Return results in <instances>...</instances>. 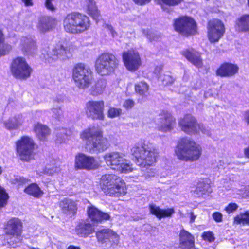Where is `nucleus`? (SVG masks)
Returning <instances> with one entry per match:
<instances>
[{"label":"nucleus","mask_w":249,"mask_h":249,"mask_svg":"<svg viewBox=\"0 0 249 249\" xmlns=\"http://www.w3.org/2000/svg\"><path fill=\"white\" fill-rule=\"evenodd\" d=\"M80 138L84 142L86 151L92 154H98L107 150L109 146L107 138L103 137L102 131L95 126L83 131Z\"/></svg>","instance_id":"f257e3e1"},{"label":"nucleus","mask_w":249,"mask_h":249,"mask_svg":"<svg viewBox=\"0 0 249 249\" xmlns=\"http://www.w3.org/2000/svg\"><path fill=\"white\" fill-rule=\"evenodd\" d=\"M201 147L195 141L187 138L181 139L175 150L178 158L186 161L197 160L202 154Z\"/></svg>","instance_id":"f03ea898"},{"label":"nucleus","mask_w":249,"mask_h":249,"mask_svg":"<svg viewBox=\"0 0 249 249\" xmlns=\"http://www.w3.org/2000/svg\"><path fill=\"white\" fill-rule=\"evenodd\" d=\"M100 185L103 192L110 196L119 197L126 193L125 182L115 175H103L100 179Z\"/></svg>","instance_id":"7ed1b4c3"},{"label":"nucleus","mask_w":249,"mask_h":249,"mask_svg":"<svg viewBox=\"0 0 249 249\" xmlns=\"http://www.w3.org/2000/svg\"><path fill=\"white\" fill-rule=\"evenodd\" d=\"M131 152L137 160V164L144 167L154 164L159 155L155 148L144 143L135 144Z\"/></svg>","instance_id":"20e7f679"},{"label":"nucleus","mask_w":249,"mask_h":249,"mask_svg":"<svg viewBox=\"0 0 249 249\" xmlns=\"http://www.w3.org/2000/svg\"><path fill=\"white\" fill-rule=\"evenodd\" d=\"M65 30L70 33L79 34L89 29L90 26L89 18L79 13L67 15L63 20Z\"/></svg>","instance_id":"39448f33"},{"label":"nucleus","mask_w":249,"mask_h":249,"mask_svg":"<svg viewBox=\"0 0 249 249\" xmlns=\"http://www.w3.org/2000/svg\"><path fill=\"white\" fill-rule=\"evenodd\" d=\"M104 159L107 165L113 170L123 173H127L132 171L131 162L127 160L122 153H107L104 156Z\"/></svg>","instance_id":"423d86ee"},{"label":"nucleus","mask_w":249,"mask_h":249,"mask_svg":"<svg viewBox=\"0 0 249 249\" xmlns=\"http://www.w3.org/2000/svg\"><path fill=\"white\" fill-rule=\"evenodd\" d=\"M118 64L119 60L114 54L104 53L97 58L95 67L98 73L107 75L115 71Z\"/></svg>","instance_id":"0eeeda50"},{"label":"nucleus","mask_w":249,"mask_h":249,"mask_svg":"<svg viewBox=\"0 0 249 249\" xmlns=\"http://www.w3.org/2000/svg\"><path fill=\"white\" fill-rule=\"evenodd\" d=\"M17 155L22 161L29 162L34 159L35 142L27 136H22L15 143Z\"/></svg>","instance_id":"6e6552de"},{"label":"nucleus","mask_w":249,"mask_h":249,"mask_svg":"<svg viewBox=\"0 0 249 249\" xmlns=\"http://www.w3.org/2000/svg\"><path fill=\"white\" fill-rule=\"evenodd\" d=\"M72 78L78 88L81 89L87 88L91 83V71L84 64H77L72 69Z\"/></svg>","instance_id":"1a4fd4ad"},{"label":"nucleus","mask_w":249,"mask_h":249,"mask_svg":"<svg viewBox=\"0 0 249 249\" xmlns=\"http://www.w3.org/2000/svg\"><path fill=\"white\" fill-rule=\"evenodd\" d=\"M178 124L181 130L189 135L197 134L200 131L204 134L209 133L204 126L198 124L196 119L191 114H187L180 118Z\"/></svg>","instance_id":"9d476101"},{"label":"nucleus","mask_w":249,"mask_h":249,"mask_svg":"<svg viewBox=\"0 0 249 249\" xmlns=\"http://www.w3.org/2000/svg\"><path fill=\"white\" fill-rule=\"evenodd\" d=\"M11 71L16 78L23 80L29 78L33 71L26 59L22 57H18L13 60Z\"/></svg>","instance_id":"9b49d317"},{"label":"nucleus","mask_w":249,"mask_h":249,"mask_svg":"<svg viewBox=\"0 0 249 249\" xmlns=\"http://www.w3.org/2000/svg\"><path fill=\"white\" fill-rule=\"evenodd\" d=\"M22 227V222L18 218H13L7 222L5 232L7 235L12 236L8 243L14 248L16 247L15 244L21 241Z\"/></svg>","instance_id":"f8f14e48"},{"label":"nucleus","mask_w":249,"mask_h":249,"mask_svg":"<svg viewBox=\"0 0 249 249\" xmlns=\"http://www.w3.org/2000/svg\"><path fill=\"white\" fill-rule=\"evenodd\" d=\"M174 27L176 31L184 36L195 35L197 32L195 21L192 18L187 16L177 19L174 22Z\"/></svg>","instance_id":"ddd939ff"},{"label":"nucleus","mask_w":249,"mask_h":249,"mask_svg":"<svg viewBox=\"0 0 249 249\" xmlns=\"http://www.w3.org/2000/svg\"><path fill=\"white\" fill-rule=\"evenodd\" d=\"M104 102L103 100L89 101L86 104L85 112L88 117L93 120H103L105 117Z\"/></svg>","instance_id":"4468645a"},{"label":"nucleus","mask_w":249,"mask_h":249,"mask_svg":"<svg viewBox=\"0 0 249 249\" xmlns=\"http://www.w3.org/2000/svg\"><path fill=\"white\" fill-rule=\"evenodd\" d=\"M207 29L208 37L211 43L218 42L225 32L224 24L221 20L217 19L209 21Z\"/></svg>","instance_id":"2eb2a0df"},{"label":"nucleus","mask_w":249,"mask_h":249,"mask_svg":"<svg viewBox=\"0 0 249 249\" xmlns=\"http://www.w3.org/2000/svg\"><path fill=\"white\" fill-rule=\"evenodd\" d=\"M98 241L107 247L117 245L120 241L119 236L110 229H103L96 233Z\"/></svg>","instance_id":"dca6fc26"},{"label":"nucleus","mask_w":249,"mask_h":249,"mask_svg":"<svg viewBox=\"0 0 249 249\" xmlns=\"http://www.w3.org/2000/svg\"><path fill=\"white\" fill-rule=\"evenodd\" d=\"M176 124V119L167 111H162L159 114L157 124L158 130L166 133L172 131Z\"/></svg>","instance_id":"f3484780"},{"label":"nucleus","mask_w":249,"mask_h":249,"mask_svg":"<svg viewBox=\"0 0 249 249\" xmlns=\"http://www.w3.org/2000/svg\"><path fill=\"white\" fill-rule=\"evenodd\" d=\"M99 163L93 156L79 153L75 156L74 167L77 169L92 170L97 169Z\"/></svg>","instance_id":"a211bd4d"},{"label":"nucleus","mask_w":249,"mask_h":249,"mask_svg":"<svg viewBox=\"0 0 249 249\" xmlns=\"http://www.w3.org/2000/svg\"><path fill=\"white\" fill-rule=\"evenodd\" d=\"M123 60L127 70L132 72L137 71L142 64L138 52L133 50L123 53Z\"/></svg>","instance_id":"6ab92c4d"},{"label":"nucleus","mask_w":249,"mask_h":249,"mask_svg":"<svg viewBox=\"0 0 249 249\" xmlns=\"http://www.w3.org/2000/svg\"><path fill=\"white\" fill-rule=\"evenodd\" d=\"M68 52L67 47L61 44L57 45L54 47H47L42 52V58L47 60L49 63L52 60L60 58L64 59L66 57Z\"/></svg>","instance_id":"aec40b11"},{"label":"nucleus","mask_w":249,"mask_h":249,"mask_svg":"<svg viewBox=\"0 0 249 249\" xmlns=\"http://www.w3.org/2000/svg\"><path fill=\"white\" fill-rule=\"evenodd\" d=\"M17 46L25 55H33L36 52V43L31 37H21L17 41Z\"/></svg>","instance_id":"412c9836"},{"label":"nucleus","mask_w":249,"mask_h":249,"mask_svg":"<svg viewBox=\"0 0 249 249\" xmlns=\"http://www.w3.org/2000/svg\"><path fill=\"white\" fill-rule=\"evenodd\" d=\"M88 216L94 224L102 223L104 221L110 219V216L107 213H104L93 205L87 208Z\"/></svg>","instance_id":"4be33fe9"},{"label":"nucleus","mask_w":249,"mask_h":249,"mask_svg":"<svg viewBox=\"0 0 249 249\" xmlns=\"http://www.w3.org/2000/svg\"><path fill=\"white\" fill-rule=\"evenodd\" d=\"M239 67L234 64L225 62L220 65L216 70L217 75L223 77H231L238 72Z\"/></svg>","instance_id":"5701e85b"},{"label":"nucleus","mask_w":249,"mask_h":249,"mask_svg":"<svg viewBox=\"0 0 249 249\" xmlns=\"http://www.w3.org/2000/svg\"><path fill=\"white\" fill-rule=\"evenodd\" d=\"M56 24L57 21L55 18L49 16H43L39 18L36 27L40 32L45 33L54 28Z\"/></svg>","instance_id":"b1692460"},{"label":"nucleus","mask_w":249,"mask_h":249,"mask_svg":"<svg viewBox=\"0 0 249 249\" xmlns=\"http://www.w3.org/2000/svg\"><path fill=\"white\" fill-rule=\"evenodd\" d=\"M181 54L195 66L197 68L202 67L203 60L199 52L194 49H189L182 51Z\"/></svg>","instance_id":"393cba45"},{"label":"nucleus","mask_w":249,"mask_h":249,"mask_svg":"<svg viewBox=\"0 0 249 249\" xmlns=\"http://www.w3.org/2000/svg\"><path fill=\"white\" fill-rule=\"evenodd\" d=\"M75 231L79 236L86 238L95 232L94 226L89 222L82 221L75 227Z\"/></svg>","instance_id":"a878e982"},{"label":"nucleus","mask_w":249,"mask_h":249,"mask_svg":"<svg viewBox=\"0 0 249 249\" xmlns=\"http://www.w3.org/2000/svg\"><path fill=\"white\" fill-rule=\"evenodd\" d=\"M59 207L62 212L69 216H72L74 215L77 209L76 202L68 198H64L60 201L59 202Z\"/></svg>","instance_id":"bb28decb"},{"label":"nucleus","mask_w":249,"mask_h":249,"mask_svg":"<svg viewBox=\"0 0 249 249\" xmlns=\"http://www.w3.org/2000/svg\"><path fill=\"white\" fill-rule=\"evenodd\" d=\"M23 119L21 114H16L11 116L7 120L4 122L5 128L8 130L18 129L22 124Z\"/></svg>","instance_id":"cd10ccee"},{"label":"nucleus","mask_w":249,"mask_h":249,"mask_svg":"<svg viewBox=\"0 0 249 249\" xmlns=\"http://www.w3.org/2000/svg\"><path fill=\"white\" fill-rule=\"evenodd\" d=\"M34 130L38 139L42 141H46L50 134L48 127L39 123L35 124Z\"/></svg>","instance_id":"c85d7f7f"},{"label":"nucleus","mask_w":249,"mask_h":249,"mask_svg":"<svg viewBox=\"0 0 249 249\" xmlns=\"http://www.w3.org/2000/svg\"><path fill=\"white\" fill-rule=\"evenodd\" d=\"M149 209L150 213L156 215L159 219L163 217H169L174 213L173 209L163 210L155 205H150Z\"/></svg>","instance_id":"c756f323"},{"label":"nucleus","mask_w":249,"mask_h":249,"mask_svg":"<svg viewBox=\"0 0 249 249\" xmlns=\"http://www.w3.org/2000/svg\"><path fill=\"white\" fill-rule=\"evenodd\" d=\"M212 190L208 183L204 181L197 183L196 189L194 191V195L195 197H199L202 196L207 193H211Z\"/></svg>","instance_id":"7c9ffc66"},{"label":"nucleus","mask_w":249,"mask_h":249,"mask_svg":"<svg viewBox=\"0 0 249 249\" xmlns=\"http://www.w3.org/2000/svg\"><path fill=\"white\" fill-rule=\"evenodd\" d=\"M107 86V81L105 79L98 80L90 89V94L93 96H98L102 94L104 91Z\"/></svg>","instance_id":"2f4dec72"},{"label":"nucleus","mask_w":249,"mask_h":249,"mask_svg":"<svg viewBox=\"0 0 249 249\" xmlns=\"http://www.w3.org/2000/svg\"><path fill=\"white\" fill-rule=\"evenodd\" d=\"M87 7L88 13L94 19L97 20L100 16V12L97 9L94 0H84Z\"/></svg>","instance_id":"473e14b6"},{"label":"nucleus","mask_w":249,"mask_h":249,"mask_svg":"<svg viewBox=\"0 0 249 249\" xmlns=\"http://www.w3.org/2000/svg\"><path fill=\"white\" fill-rule=\"evenodd\" d=\"M238 31H249V15H244L237 19L235 24Z\"/></svg>","instance_id":"72a5a7b5"},{"label":"nucleus","mask_w":249,"mask_h":249,"mask_svg":"<svg viewBox=\"0 0 249 249\" xmlns=\"http://www.w3.org/2000/svg\"><path fill=\"white\" fill-rule=\"evenodd\" d=\"M180 244L182 248L187 247L188 246H192L194 244V237L188 232L184 230L181 231L179 234Z\"/></svg>","instance_id":"f704fd0d"},{"label":"nucleus","mask_w":249,"mask_h":249,"mask_svg":"<svg viewBox=\"0 0 249 249\" xmlns=\"http://www.w3.org/2000/svg\"><path fill=\"white\" fill-rule=\"evenodd\" d=\"M24 192L36 198H40L43 195V192L36 183H32L24 189Z\"/></svg>","instance_id":"c9c22d12"},{"label":"nucleus","mask_w":249,"mask_h":249,"mask_svg":"<svg viewBox=\"0 0 249 249\" xmlns=\"http://www.w3.org/2000/svg\"><path fill=\"white\" fill-rule=\"evenodd\" d=\"M234 222L237 224L249 225V212L247 211L236 215L234 218Z\"/></svg>","instance_id":"e433bc0d"},{"label":"nucleus","mask_w":249,"mask_h":249,"mask_svg":"<svg viewBox=\"0 0 249 249\" xmlns=\"http://www.w3.org/2000/svg\"><path fill=\"white\" fill-rule=\"evenodd\" d=\"M61 169L55 162L52 165H47L44 169V173L49 176H53L57 174Z\"/></svg>","instance_id":"4c0bfd02"},{"label":"nucleus","mask_w":249,"mask_h":249,"mask_svg":"<svg viewBox=\"0 0 249 249\" xmlns=\"http://www.w3.org/2000/svg\"><path fill=\"white\" fill-rule=\"evenodd\" d=\"M149 87L144 82H140L135 85V91L142 95H145L148 91Z\"/></svg>","instance_id":"58836bf2"},{"label":"nucleus","mask_w":249,"mask_h":249,"mask_svg":"<svg viewBox=\"0 0 249 249\" xmlns=\"http://www.w3.org/2000/svg\"><path fill=\"white\" fill-rule=\"evenodd\" d=\"M71 134V131L66 129H61L59 132L57 133V142H65L68 140V136Z\"/></svg>","instance_id":"ea45409f"},{"label":"nucleus","mask_w":249,"mask_h":249,"mask_svg":"<svg viewBox=\"0 0 249 249\" xmlns=\"http://www.w3.org/2000/svg\"><path fill=\"white\" fill-rule=\"evenodd\" d=\"M56 102L55 100L54 101V107L52 108V111L53 113L52 116L54 118L59 119L62 116V111L60 106L56 104Z\"/></svg>","instance_id":"a19ab883"},{"label":"nucleus","mask_w":249,"mask_h":249,"mask_svg":"<svg viewBox=\"0 0 249 249\" xmlns=\"http://www.w3.org/2000/svg\"><path fill=\"white\" fill-rule=\"evenodd\" d=\"M142 33L150 41L157 40L159 38V35L148 29H142Z\"/></svg>","instance_id":"79ce46f5"},{"label":"nucleus","mask_w":249,"mask_h":249,"mask_svg":"<svg viewBox=\"0 0 249 249\" xmlns=\"http://www.w3.org/2000/svg\"><path fill=\"white\" fill-rule=\"evenodd\" d=\"M8 199V194L3 188L0 186V208L4 207Z\"/></svg>","instance_id":"37998d69"},{"label":"nucleus","mask_w":249,"mask_h":249,"mask_svg":"<svg viewBox=\"0 0 249 249\" xmlns=\"http://www.w3.org/2000/svg\"><path fill=\"white\" fill-rule=\"evenodd\" d=\"M161 5H165L168 6H175L181 3L183 0H158Z\"/></svg>","instance_id":"c03bdc74"},{"label":"nucleus","mask_w":249,"mask_h":249,"mask_svg":"<svg viewBox=\"0 0 249 249\" xmlns=\"http://www.w3.org/2000/svg\"><path fill=\"white\" fill-rule=\"evenodd\" d=\"M122 112L120 108L110 107L108 110L107 116L109 118H115L119 116Z\"/></svg>","instance_id":"a18cd8bd"},{"label":"nucleus","mask_w":249,"mask_h":249,"mask_svg":"<svg viewBox=\"0 0 249 249\" xmlns=\"http://www.w3.org/2000/svg\"><path fill=\"white\" fill-rule=\"evenodd\" d=\"M238 208V205L235 203H230L225 208L224 211L228 214L235 212Z\"/></svg>","instance_id":"49530a36"},{"label":"nucleus","mask_w":249,"mask_h":249,"mask_svg":"<svg viewBox=\"0 0 249 249\" xmlns=\"http://www.w3.org/2000/svg\"><path fill=\"white\" fill-rule=\"evenodd\" d=\"M11 50L12 46L9 44L0 46V57L8 54Z\"/></svg>","instance_id":"de8ad7c7"},{"label":"nucleus","mask_w":249,"mask_h":249,"mask_svg":"<svg viewBox=\"0 0 249 249\" xmlns=\"http://www.w3.org/2000/svg\"><path fill=\"white\" fill-rule=\"evenodd\" d=\"M202 237L204 240L208 241L210 242H213L214 240L213 235L211 231L203 232Z\"/></svg>","instance_id":"09e8293b"},{"label":"nucleus","mask_w":249,"mask_h":249,"mask_svg":"<svg viewBox=\"0 0 249 249\" xmlns=\"http://www.w3.org/2000/svg\"><path fill=\"white\" fill-rule=\"evenodd\" d=\"M238 194L243 198H247L249 197V189H247V186L242 188L238 190Z\"/></svg>","instance_id":"8fccbe9b"},{"label":"nucleus","mask_w":249,"mask_h":249,"mask_svg":"<svg viewBox=\"0 0 249 249\" xmlns=\"http://www.w3.org/2000/svg\"><path fill=\"white\" fill-rule=\"evenodd\" d=\"M146 172H145L142 175L144 176L146 179H149L154 177L156 175L155 169L153 168L147 169Z\"/></svg>","instance_id":"3c124183"},{"label":"nucleus","mask_w":249,"mask_h":249,"mask_svg":"<svg viewBox=\"0 0 249 249\" xmlns=\"http://www.w3.org/2000/svg\"><path fill=\"white\" fill-rule=\"evenodd\" d=\"M104 27L107 30L110 34L111 35V36L113 37H114L115 36L117 35V34L116 32L114 30L113 27L110 24H109L108 23H105L103 25Z\"/></svg>","instance_id":"603ef678"},{"label":"nucleus","mask_w":249,"mask_h":249,"mask_svg":"<svg viewBox=\"0 0 249 249\" xmlns=\"http://www.w3.org/2000/svg\"><path fill=\"white\" fill-rule=\"evenodd\" d=\"M54 1V0H46L45 2L46 8L51 11H54L56 8L53 4Z\"/></svg>","instance_id":"864d4df0"},{"label":"nucleus","mask_w":249,"mask_h":249,"mask_svg":"<svg viewBox=\"0 0 249 249\" xmlns=\"http://www.w3.org/2000/svg\"><path fill=\"white\" fill-rule=\"evenodd\" d=\"M162 82L163 85H167L169 84H172L173 81L174 79L172 77L169 75H165L162 77Z\"/></svg>","instance_id":"5fc2aeb1"},{"label":"nucleus","mask_w":249,"mask_h":249,"mask_svg":"<svg viewBox=\"0 0 249 249\" xmlns=\"http://www.w3.org/2000/svg\"><path fill=\"white\" fill-rule=\"evenodd\" d=\"M28 179L22 177L16 178L14 179V183H17L19 185H23L28 182Z\"/></svg>","instance_id":"6e6d98bb"},{"label":"nucleus","mask_w":249,"mask_h":249,"mask_svg":"<svg viewBox=\"0 0 249 249\" xmlns=\"http://www.w3.org/2000/svg\"><path fill=\"white\" fill-rule=\"evenodd\" d=\"M212 217L216 222H221L222 221L223 215L220 212H216L213 213L212 214Z\"/></svg>","instance_id":"4d7b16f0"},{"label":"nucleus","mask_w":249,"mask_h":249,"mask_svg":"<svg viewBox=\"0 0 249 249\" xmlns=\"http://www.w3.org/2000/svg\"><path fill=\"white\" fill-rule=\"evenodd\" d=\"M134 105V102L132 100H127L124 103L123 106L126 108H131Z\"/></svg>","instance_id":"13d9d810"},{"label":"nucleus","mask_w":249,"mask_h":249,"mask_svg":"<svg viewBox=\"0 0 249 249\" xmlns=\"http://www.w3.org/2000/svg\"><path fill=\"white\" fill-rule=\"evenodd\" d=\"M135 3L139 5H144L149 3L151 0H133Z\"/></svg>","instance_id":"bf43d9fd"},{"label":"nucleus","mask_w":249,"mask_h":249,"mask_svg":"<svg viewBox=\"0 0 249 249\" xmlns=\"http://www.w3.org/2000/svg\"><path fill=\"white\" fill-rule=\"evenodd\" d=\"M4 36L2 31L0 29V46H2L3 44H7V43H4Z\"/></svg>","instance_id":"052dcab7"},{"label":"nucleus","mask_w":249,"mask_h":249,"mask_svg":"<svg viewBox=\"0 0 249 249\" xmlns=\"http://www.w3.org/2000/svg\"><path fill=\"white\" fill-rule=\"evenodd\" d=\"M244 117L245 121L247 124H249V110L246 111L244 113Z\"/></svg>","instance_id":"680f3d73"},{"label":"nucleus","mask_w":249,"mask_h":249,"mask_svg":"<svg viewBox=\"0 0 249 249\" xmlns=\"http://www.w3.org/2000/svg\"><path fill=\"white\" fill-rule=\"evenodd\" d=\"M21 1L26 6H31L33 4L32 0H21Z\"/></svg>","instance_id":"e2e57ef3"},{"label":"nucleus","mask_w":249,"mask_h":249,"mask_svg":"<svg viewBox=\"0 0 249 249\" xmlns=\"http://www.w3.org/2000/svg\"><path fill=\"white\" fill-rule=\"evenodd\" d=\"M162 68L161 66H157L156 67L155 70V73L158 75L160 72L162 71Z\"/></svg>","instance_id":"0e129e2a"},{"label":"nucleus","mask_w":249,"mask_h":249,"mask_svg":"<svg viewBox=\"0 0 249 249\" xmlns=\"http://www.w3.org/2000/svg\"><path fill=\"white\" fill-rule=\"evenodd\" d=\"M244 153L245 157L249 158V146L244 149Z\"/></svg>","instance_id":"69168bd1"},{"label":"nucleus","mask_w":249,"mask_h":249,"mask_svg":"<svg viewBox=\"0 0 249 249\" xmlns=\"http://www.w3.org/2000/svg\"><path fill=\"white\" fill-rule=\"evenodd\" d=\"M66 249H81V248L79 246H75L74 245H71L68 246Z\"/></svg>","instance_id":"338daca9"},{"label":"nucleus","mask_w":249,"mask_h":249,"mask_svg":"<svg viewBox=\"0 0 249 249\" xmlns=\"http://www.w3.org/2000/svg\"><path fill=\"white\" fill-rule=\"evenodd\" d=\"M184 249H196L194 248V243L192 246H188L187 247H184Z\"/></svg>","instance_id":"774afa93"}]
</instances>
